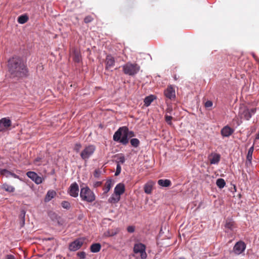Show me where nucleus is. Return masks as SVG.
I'll list each match as a JSON object with an SVG mask.
<instances>
[{
    "instance_id": "c756f323",
    "label": "nucleus",
    "mask_w": 259,
    "mask_h": 259,
    "mask_svg": "<svg viewBox=\"0 0 259 259\" xmlns=\"http://www.w3.org/2000/svg\"><path fill=\"white\" fill-rule=\"evenodd\" d=\"M216 184L219 188L222 189L225 187L226 182L223 179L220 178L217 180Z\"/></svg>"
},
{
    "instance_id": "a878e982",
    "label": "nucleus",
    "mask_w": 259,
    "mask_h": 259,
    "mask_svg": "<svg viewBox=\"0 0 259 259\" xmlns=\"http://www.w3.org/2000/svg\"><path fill=\"white\" fill-rule=\"evenodd\" d=\"M56 195V193L54 190H49L46 195V198H45V201H50L52 198H53Z\"/></svg>"
},
{
    "instance_id": "c9c22d12",
    "label": "nucleus",
    "mask_w": 259,
    "mask_h": 259,
    "mask_svg": "<svg viewBox=\"0 0 259 259\" xmlns=\"http://www.w3.org/2000/svg\"><path fill=\"white\" fill-rule=\"evenodd\" d=\"M172 117L171 116H168L167 115H165V121L169 125L172 124V122L171 121V120L172 119Z\"/></svg>"
},
{
    "instance_id": "2f4dec72",
    "label": "nucleus",
    "mask_w": 259,
    "mask_h": 259,
    "mask_svg": "<svg viewBox=\"0 0 259 259\" xmlns=\"http://www.w3.org/2000/svg\"><path fill=\"white\" fill-rule=\"evenodd\" d=\"M130 143L132 146L135 148L138 147L140 145V141L136 138L132 139Z\"/></svg>"
},
{
    "instance_id": "473e14b6",
    "label": "nucleus",
    "mask_w": 259,
    "mask_h": 259,
    "mask_svg": "<svg viewBox=\"0 0 259 259\" xmlns=\"http://www.w3.org/2000/svg\"><path fill=\"white\" fill-rule=\"evenodd\" d=\"M61 206L63 208L69 209L70 208V204L67 201H63L61 202Z\"/></svg>"
},
{
    "instance_id": "8fccbe9b",
    "label": "nucleus",
    "mask_w": 259,
    "mask_h": 259,
    "mask_svg": "<svg viewBox=\"0 0 259 259\" xmlns=\"http://www.w3.org/2000/svg\"><path fill=\"white\" fill-rule=\"evenodd\" d=\"M22 226H23L24 223H25V219H24V214L23 215V216L22 217Z\"/></svg>"
},
{
    "instance_id": "a211bd4d",
    "label": "nucleus",
    "mask_w": 259,
    "mask_h": 259,
    "mask_svg": "<svg viewBox=\"0 0 259 259\" xmlns=\"http://www.w3.org/2000/svg\"><path fill=\"white\" fill-rule=\"evenodd\" d=\"M153 185L154 183L152 182H148L144 185V192L148 194H151L152 191Z\"/></svg>"
},
{
    "instance_id": "1a4fd4ad",
    "label": "nucleus",
    "mask_w": 259,
    "mask_h": 259,
    "mask_svg": "<svg viewBox=\"0 0 259 259\" xmlns=\"http://www.w3.org/2000/svg\"><path fill=\"white\" fill-rule=\"evenodd\" d=\"M246 246V244L243 241H239L234 246L233 252L236 255H239L244 252Z\"/></svg>"
},
{
    "instance_id": "4c0bfd02",
    "label": "nucleus",
    "mask_w": 259,
    "mask_h": 259,
    "mask_svg": "<svg viewBox=\"0 0 259 259\" xmlns=\"http://www.w3.org/2000/svg\"><path fill=\"white\" fill-rule=\"evenodd\" d=\"M8 172H9V170L7 169L0 168V174L8 177Z\"/></svg>"
},
{
    "instance_id": "e433bc0d",
    "label": "nucleus",
    "mask_w": 259,
    "mask_h": 259,
    "mask_svg": "<svg viewBox=\"0 0 259 259\" xmlns=\"http://www.w3.org/2000/svg\"><path fill=\"white\" fill-rule=\"evenodd\" d=\"M77 255L80 257V259H84L85 258L86 253L84 251H80L78 252Z\"/></svg>"
},
{
    "instance_id": "79ce46f5",
    "label": "nucleus",
    "mask_w": 259,
    "mask_h": 259,
    "mask_svg": "<svg viewBox=\"0 0 259 259\" xmlns=\"http://www.w3.org/2000/svg\"><path fill=\"white\" fill-rule=\"evenodd\" d=\"M8 177L9 176H11L12 177H13V178H16V179H19V177L16 174L13 173V172H12L10 171H9V172H8Z\"/></svg>"
},
{
    "instance_id": "6e6552de",
    "label": "nucleus",
    "mask_w": 259,
    "mask_h": 259,
    "mask_svg": "<svg viewBox=\"0 0 259 259\" xmlns=\"http://www.w3.org/2000/svg\"><path fill=\"white\" fill-rule=\"evenodd\" d=\"M12 121L9 117H4L0 119V132H4L10 129Z\"/></svg>"
},
{
    "instance_id": "dca6fc26",
    "label": "nucleus",
    "mask_w": 259,
    "mask_h": 259,
    "mask_svg": "<svg viewBox=\"0 0 259 259\" xmlns=\"http://www.w3.org/2000/svg\"><path fill=\"white\" fill-rule=\"evenodd\" d=\"M225 227L226 229V232L228 233L230 231L234 232V229L236 228L235 224L233 221L228 220L226 221Z\"/></svg>"
},
{
    "instance_id": "393cba45",
    "label": "nucleus",
    "mask_w": 259,
    "mask_h": 259,
    "mask_svg": "<svg viewBox=\"0 0 259 259\" xmlns=\"http://www.w3.org/2000/svg\"><path fill=\"white\" fill-rule=\"evenodd\" d=\"M73 60L76 62H80L81 60V55L79 52L75 49L73 50Z\"/></svg>"
},
{
    "instance_id": "39448f33",
    "label": "nucleus",
    "mask_w": 259,
    "mask_h": 259,
    "mask_svg": "<svg viewBox=\"0 0 259 259\" xmlns=\"http://www.w3.org/2000/svg\"><path fill=\"white\" fill-rule=\"evenodd\" d=\"M122 68L124 74L131 76L137 74L140 70V66L138 64L130 62L126 63Z\"/></svg>"
},
{
    "instance_id": "f704fd0d",
    "label": "nucleus",
    "mask_w": 259,
    "mask_h": 259,
    "mask_svg": "<svg viewBox=\"0 0 259 259\" xmlns=\"http://www.w3.org/2000/svg\"><path fill=\"white\" fill-rule=\"evenodd\" d=\"M121 170V167L120 165L118 163L117 164L116 169V171L115 173V176H118L120 174Z\"/></svg>"
},
{
    "instance_id": "423d86ee",
    "label": "nucleus",
    "mask_w": 259,
    "mask_h": 259,
    "mask_svg": "<svg viewBox=\"0 0 259 259\" xmlns=\"http://www.w3.org/2000/svg\"><path fill=\"white\" fill-rule=\"evenodd\" d=\"M96 147L93 145H90L86 146L80 153L81 158L87 161L95 152Z\"/></svg>"
},
{
    "instance_id": "37998d69",
    "label": "nucleus",
    "mask_w": 259,
    "mask_h": 259,
    "mask_svg": "<svg viewBox=\"0 0 259 259\" xmlns=\"http://www.w3.org/2000/svg\"><path fill=\"white\" fill-rule=\"evenodd\" d=\"M212 102L211 101H207L205 103V107L206 108H209L212 106Z\"/></svg>"
},
{
    "instance_id": "9b49d317",
    "label": "nucleus",
    "mask_w": 259,
    "mask_h": 259,
    "mask_svg": "<svg viewBox=\"0 0 259 259\" xmlns=\"http://www.w3.org/2000/svg\"><path fill=\"white\" fill-rule=\"evenodd\" d=\"M164 95L166 98L174 100L176 98V92L174 87L171 85H168L164 91Z\"/></svg>"
},
{
    "instance_id": "f257e3e1",
    "label": "nucleus",
    "mask_w": 259,
    "mask_h": 259,
    "mask_svg": "<svg viewBox=\"0 0 259 259\" xmlns=\"http://www.w3.org/2000/svg\"><path fill=\"white\" fill-rule=\"evenodd\" d=\"M8 66L10 72L12 75L16 77H21L26 76L27 70L26 66L19 57H13L8 62Z\"/></svg>"
},
{
    "instance_id": "cd10ccee",
    "label": "nucleus",
    "mask_w": 259,
    "mask_h": 259,
    "mask_svg": "<svg viewBox=\"0 0 259 259\" xmlns=\"http://www.w3.org/2000/svg\"><path fill=\"white\" fill-rule=\"evenodd\" d=\"M2 189L9 192H13L15 191V188L13 186L7 184H4L2 185Z\"/></svg>"
},
{
    "instance_id": "4468645a",
    "label": "nucleus",
    "mask_w": 259,
    "mask_h": 259,
    "mask_svg": "<svg viewBox=\"0 0 259 259\" xmlns=\"http://www.w3.org/2000/svg\"><path fill=\"white\" fill-rule=\"evenodd\" d=\"M105 69L109 70L111 68L113 67L115 64V59L111 55H108L106 56L105 61Z\"/></svg>"
},
{
    "instance_id": "5fc2aeb1",
    "label": "nucleus",
    "mask_w": 259,
    "mask_h": 259,
    "mask_svg": "<svg viewBox=\"0 0 259 259\" xmlns=\"http://www.w3.org/2000/svg\"><path fill=\"white\" fill-rule=\"evenodd\" d=\"M175 79H177V77H176V76H175Z\"/></svg>"
},
{
    "instance_id": "0eeeda50",
    "label": "nucleus",
    "mask_w": 259,
    "mask_h": 259,
    "mask_svg": "<svg viewBox=\"0 0 259 259\" xmlns=\"http://www.w3.org/2000/svg\"><path fill=\"white\" fill-rule=\"evenodd\" d=\"M133 250L135 253H140L141 259H146L147 257L146 252V246L142 243H136L134 245Z\"/></svg>"
},
{
    "instance_id": "f03ea898",
    "label": "nucleus",
    "mask_w": 259,
    "mask_h": 259,
    "mask_svg": "<svg viewBox=\"0 0 259 259\" xmlns=\"http://www.w3.org/2000/svg\"><path fill=\"white\" fill-rule=\"evenodd\" d=\"M135 136L133 131H129L127 127L124 126L119 127L114 133L113 139L116 142H119L122 144L126 145L128 143V138Z\"/></svg>"
},
{
    "instance_id": "ea45409f",
    "label": "nucleus",
    "mask_w": 259,
    "mask_h": 259,
    "mask_svg": "<svg viewBox=\"0 0 259 259\" xmlns=\"http://www.w3.org/2000/svg\"><path fill=\"white\" fill-rule=\"evenodd\" d=\"M81 145L80 143H76L75 145V147H74V150L76 152H78L80 150V149L81 148Z\"/></svg>"
},
{
    "instance_id": "f3484780",
    "label": "nucleus",
    "mask_w": 259,
    "mask_h": 259,
    "mask_svg": "<svg viewBox=\"0 0 259 259\" xmlns=\"http://www.w3.org/2000/svg\"><path fill=\"white\" fill-rule=\"evenodd\" d=\"M125 191V186L122 183L118 184L114 188V192L120 196L124 193Z\"/></svg>"
},
{
    "instance_id": "72a5a7b5",
    "label": "nucleus",
    "mask_w": 259,
    "mask_h": 259,
    "mask_svg": "<svg viewBox=\"0 0 259 259\" xmlns=\"http://www.w3.org/2000/svg\"><path fill=\"white\" fill-rule=\"evenodd\" d=\"M94 20V18L91 16H87L84 19V22L85 23L91 22Z\"/></svg>"
},
{
    "instance_id": "7ed1b4c3",
    "label": "nucleus",
    "mask_w": 259,
    "mask_h": 259,
    "mask_svg": "<svg viewBox=\"0 0 259 259\" xmlns=\"http://www.w3.org/2000/svg\"><path fill=\"white\" fill-rule=\"evenodd\" d=\"M80 197L82 200L88 202H92L96 199L94 193L88 187L81 188Z\"/></svg>"
},
{
    "instance_id": "4be33fe9",
    "label": "nucleus",
    "mask_w": 259,
    "mask_h": 259,
    "mask_svg": "<svg viewBox=\"0 0 259 259\" xmlns=\"http://www.w3.org/2000/svg\"><path fill=\"white\" fill-rule=\"evenodd\" d=\"M113 183L111 180H108L103 187L104 193H108L113 186Z\"/></svg>"
},
{
    "instance_id": "bb28decb",
    "label": "nucleus",
    "mask_w": 259,
    "mask_h": 259,
    "mask_svg": "<svg viewBox=\"0 0 259 259\" xmlns=\"http://www.w3.org/2000/svg\"><path fill=\"white\" fill-rule=\"evenodd\" d=\"M115 157L117 158V159L116 160V162L117 164H123L125 162V157L122 154H118L115 156Z\"/></svg>"
},
{
    "instance_id": "7c9ffc66",
    "label": "nucleus",
    "mask_w": 259,
    "mask_h": 259,
    "mask_svg": "<svg viewBox=\"0 0 259 259\" xmlns=\"http://www.w3.org/2000/svg\"><path fill=\"white\" fill-rule=\"evenodd\" d=\"M28 20V17L26 15H21L18 18V22L20 24H24Z\"/></svg>"
},
{
    "instance_id": "de8ad7c7",
    "label": "nucleus",
    "mask_w": 259,
    "mask_h": 259,
    "mask_svg": "<svg viewBox=\"0 0 259 259\" xmlns=\"http://www.w3.org/2000/svg\"><path fill=\"white\" fill-rule=\"evenodd\" d=\"M41 160L40 158H37L34 160V163L37 165H39V163H37V162H39Z\"/></svg>"
},
{
    "instance_id": "09e8293b",
    "label": "nucleus",
    "mask_w": 259,
    "mask_h": 259,
    "mask_svg": "<svg viewBox=\"0 0 259 259\" xmlns=\"http://www.w3.org/2000/svg\"><path fill=\"white\" fill-rule=\"evenodd\" d=\"M258 139H259V131H258V133L255 136V140L256 141Z\"/></svg>"
},
{
    "instance_id": "603ef678",
    "label": "nucleus",
    "mask_w": 259,
    "mask_h": 259,
    "mask_svg": "<svg viewBox=\"0 0 259 259\" xmlns=\"http://www.w3.org/2000/svg\"><path fill=\"white\" fill-rule=\"evenodd\" d=\"M253 57L254 58H255V57L254 55H253Z\"/></svg>"
},
{
    "instance_id": "20e7f679",
    "label": "nucleus",
    "mask_w": 259,
    "mask_h": 259,
    "mask_svg": "<svg viewBox=\"0 0 259 259\" xmlns=\"http://www.w3.org/2000/svg\"><path fill=\"white\" fill-rule=\"evenodd\" d=\"M256 110L255 108L249 109L247 106L242 105L239 108L238 116L241 119L249 120L252 115L255 113Z\"/></svg>"
},
{
    "instance_id": "b1692460",
    "label": "nucleus",
    "mask_w": 259,
    "mask_h": 259,
    "mask_svg": "<svg viewBox=\"0 0 259 259\" xmlns=\"http://www.w3.org/2000/svg\"><path fill=\"white\" fill-rule=\"evenodd\" d=\"M254 150V144L249 149L247 154L246 156V160L249 163H251V160L252 159V154Z\"/></svg>"
},
{
    "instance_id": "3c124183",
    "label": "nucleus",
    "mask_w": 259,
    "mask_h": 259,
    "mask_svg": "<svg viewBox=\"0 0 259 259\" xmlns=\"http://www.w3.org/2000/svg\"><path fill=\"white\" fill-rule=\"evenodd\" d=\"M179 259H185L184 257H180Z\"/></svg>"
},
{
    "instance_id": "c85d7f7f",
    "label": "nucleus",
    "mask_w": 259,
    "mask_h": 259,
    "mask_svg": "<svg viewBox=\"0 0 259 259\" xmlns=\"http://www.w3.org/2000/svg\"><path fill=\"white\" fill-rule=\"evenodd\" d=\"M154 96L153 95H150L148 97H146L144 99V105L146 106H148L150 105L152 102L154 100Z\"/></svg>"
},
{
    "instance_id": "58836bf2",
    "label": "nucleus",
    "mask_w": 259,
    "mask_h": 259,
    "mask_svg": "<svg viewBox=\"0 0 259 259\" xmlns=\"http://www.w3.org/2000/svg\"><path fill=\"white\" fill-rule=\"evenodd\" d=\"M101 171L99 169H96L94 172V176L95 178H99L100 176Z\"/></svg>"
},
{
    "instance_id": "f8f14e48",
    "label": "nucleus",
    "mask_w": 259,
    "mask_h": 259,
    "mask_svg": "<svg viewBox=\"0 0 259 259\" xmlns=\"http://www.w3.org/2000/svg\"><path fill=\"white\" fill-rule=\"evenodd\" d=\"M26 176L37 185L40 184L42 182V178L38 176V175L34 171H28L26 173Z\"/></svg>"
},
{
    "instance_id": "49530a36",
    "label": "nucleus",
    "mask_w": 259,
    "mask_h": 259,
    "mask_svg": "<svg viewBox=\"0 0 259 259\" xmlns=\"http://www.w3.org/2000/svg\"><path fill=\"white\" fill-rule=\"evenodd\" d=\"M172 108L171 106H168L166 110V112L167 113L171 114L172 112Z\"/></svg>"
},
{
    "instance_id": "2eb2a0df",
    "label": "nucleus",
    "mask_w": 259,
    "mask_h": 259,
    "mask_svg": "<svg viewBox=\"0 0 259 259\" xmlns=\"http://www.w3.org/2000/svg\"><path fill=\"white\" fill-rule=\"evenodd\" d=\"M234 132V130L228 125L224 126L221 131V134L223 137H228Z\"/></svg>"
},
{
    "instance_id": "9d476101",
    "label": "nucleus",
    "mask_w": 259,
    "mask_h": 259,
    "mask_svg": "<svg viewBox=\"0 0 259 259\" xmlns=\"http://www.w3.org/2000/svg\"><path fill=\"white\" fill-rule=\"evenodd\" d=\"M84 239L83 238H78L73 242H71L69 246V249L70 251H74L79 249L83 245Z\"/></svg>"
},
{
    "instance_id": "aec40b11",
    "label": "nucleus",
    "mask_w": 259,
    "mask_h": 259,
    "mask_svg": "<svg viewBox=\"0 0 259 259\" xmlns=\"http://www.w3.org/2000/svg\"><path fill=\"white\" fill-rule=\"evenodd\" d=\"M120 196L115 193L114 192V193L108 199V202L111 203H117L120 200Z\"/></svg>"
},
{
    "instance_id": "6ab92c4d",
    "label": "nucleus",
    "mask_w": 259,
    "mask_h": 259,
    "mask_svg": "<svg viewBox=\"0 0 259 259\" xmlns=\"http://www.w3.org/2000/svg\"><path fill=\"white\" fill-rule=\"evenodd\" d=\"M157 184L163 187H168L171 185V181L168 179H160L157 181Z\"/></svg>"
},
{
    "instance_id": "412c9836",
    "label": "nucleus",
    "mask_w": 259,
    "mask_h": 259,
    "mask_svg": "<svg viewBox=\"0 0 259 259\" xmlns=\"http://www.w3.org/2000/svg\"><path fill=\"white\" fill-rule=\"evenodd\" d=\"M221 156L219 154L215 153L211 156L209 158L211 164H217L220 160Z\"/></svg>"
},
{
    "instance_id": "ddd939ff",
    "label": "nucleus",
    "mask_w": 259,
    "mask_h": 259,
    "mask_svg": "<svg viewBox=\"0 0 259 259\" xmlns=\"http://www.w3.org/2000/svg\"><path fill=\"white\" fill-rule=\"evenodd\" d=\"M79 187L76 183H72L69 189L68 193L72 197H76L78 195Z\"/></svg>"
},
{
    "instance_id": "5701e85b",
    "label": "nucleus",
    "mask_w": 259,
    "mask_h": 259,
    "mask_svg": "<svg viewBox=\"0 0 259 259\" xmlns=\"http://www.w3.org/2000/svg\"><path fill=\"white\" fill-rule=\"evenodd\" d=\"M101 245L99 243H94L90 246V250L92 252L96 253L100 251Z\"/></svg>"
},
{
    "instance_id": "864d4df0",
    "label": "nucleus",
    "mask_w": 259,
    "mask_h": 259,
    "mask_svg": "<svg viewBox=\"0 0 259 259\" xmlns=\"http://www.w3.org/2000/svg\"><path fill=\"white\" fill-rule=\"evenodd\" d=\"M113 234L110 235V236H113Z\"/></svg>"
},
{
    "instance_id": "a19ab883",
    "label": "nucleus",
    "mask_w": 259,
    "mask_h": 259,
    "mask_svg": "<svg viewBox=\"0 0 259 259\" xmlns=\"http://www.w3.org/2000/svg\"><path fill=\"white\" fill-rule=\"evenodd\" d=\"M102 182H100V181L95 182L93 183V187L94 188H97V187H100L102 185Z\"/></svg>"
},
{
    "instance_id": "a18cd8bd",
    "label": "nucleus",
    "mask_w": 259,
    "mask_h": 259,
    "mask_svg": "<svg viewBox=\"0 0 259 259\" xmlns=\"http://www.w3.org/2000/svg\"><path fill=\"white\" fill-rule=\"evenodd\" d=\"M5 259H16L15 256L12 254H8L6 256Z\"/></svg>"
},
{
    "instance_id": "c03bdc74",
    "label": "nucleus",
    "mask_w": 259,
    "mask_h": 259,
    "mask_svg": "<svg viewBox=\"0 0 259 259\" xmlns=\"http://www.w3.org/2000/svg\"><path fill=\"white\" fill-rule=\"evenodd\" d=\"M127 230L130 233H133L135 231V228L133 226H128L127 228Z\"/></svg>"
}]
</instances>
